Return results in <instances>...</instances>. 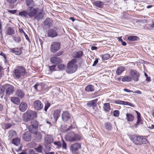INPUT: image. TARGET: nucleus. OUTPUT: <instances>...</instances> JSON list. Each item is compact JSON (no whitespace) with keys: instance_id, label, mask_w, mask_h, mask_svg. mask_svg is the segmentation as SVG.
<instances>
[{"instance_id":"nucleus-34","label":"nucleus","mask_w":154,"mask_h":154,"mask_svg":"<svg viewBox=\"0 0 154 154\" xmlns=\"http://www.w3.org/2000/svg\"><path fill=\"white\" fill-rule=\"evenodd\" d=\"M95 5L99 8H102V6L104 5L103 3L102 2L99 1H96L94 2Z\"/></svg>"},{"instance_id":"nucleus-57","label":"nucleus","mask_w":154,"mask_h":154,"mask_svg":"<svg viewBox=\"0 0 154 154\" xmlns=\"http://www.w3.org/2000/svg\"><path fill=\"white\" fill-rule=\"evenodd\" d=\"M121 40V42L122 43V44L123 45L125 46L127 44L125 42H123V41L122 40Z\"/></svg>"},{"instance_id":"nucleus-29","label":"nucleus","mask_w":154,"mask_h":154,"mask_svg":"<svg viewBox=\"0 0 154 154\" xmlns=\"http://www.w3.org/2000/svg\"><path fill=\"white\" fill-rule=\"evenodd\" d=\"M126 119L128 121L132 122L134 119V115L130 113H127L126 115Z\"/></svg>"},{"instance_id":"nucleus-27","label":"nucleus","mask_w":154,"mask_h":154,"mask_svg":"<svg viewBox=\"0 0 154 154\" xmlns=\"http://www.w3.org/2000/svg\"><path fill=\"white\" fill-rule=\"evenodd\" d=\"M8 137L9 139L11 138L14 137H15L17 135V134L16 131L13 130L9 131L8 132Z\"/></svg>"},{"instance_id":"nucleus-41","label":"nucleus","mask_w":154,"mask_h":154,"mask_svg":"<svg viewBox=\"0 0 154 154\" xmlns=\"http://www.w3.org/2000/svg\"><path fill=\"white\" fill-rule=\"evenodd\" d=\"M45 105L44 108V110L45 112H47L48 109L50 106L51 104L48 101H46L45 103Z\"/></svg>"},{"instance_id":"nucleus-19","label":"nucleus","mask_w":154,"mask_h":154,"mask_svg":"<svg viewBox=\"0 0 154 154\" xmlns=\"http://www.w3.org/2000/svg\"><path fill=\"white\" fill-rule=\"evenodd\" d=\"M60 113L61 111L59 109H57L54 111L53 115L55 122H56L60 117Z\"/></svg>"},{"instance_id":"nucleus-45","label":"nucleus","mask_w":154,"mask_h":154,"mask_svg":"<svg viewBox=\"0 0 154 154\" xmlns=\"http://www.w3.org/2000/svg\"><path fill=\"white\" fill-rule=\"evenodd\" d=\"M63 143L62 144V148L65 150L67 149V143L65 142L63 140H62Z\"/></svg>"},{"instance_id":"nucleus-35","label":"nucleus","mask_w":154,"mask_h":154,"mask_svg":"<svg viewBox=\"0 0 154 154\" xmlns=\"http://www.w3.org/2000/svg\"><path fill=\"white\" fill-rule=\"evenodd\" d=\"M19 15L25 17H27V16L28 15V13L26 11L24 10L21 12H20L19 13Z\"/></svg>"},{"instance_id":"nucleus-52","label":"nucleus","mask_w":154,"mask_h":154,"mask_svg":"<svg viewBox=\"0 0 154 154\" xmlns=\"http://www.w3.org/2000/svg\"><path fill=\"white\" fill-rule=\"evenodd\" d=\"M11 126V124L9 123H6L5 125V127L7 129L10 128Z\"/></svg>"},{"instance_id":"nucleus-20","label":"nucleus","mask_w":154,"mask_h":154,"mask_svg":"<svg viewBox=\"0 0 154 154\" xmlns=\"http://www.w3.org/2000/svg\"><path fill=\"white\" fill-rule=\"evenodd\" d=\"M116 103L117 104H123L125 105H128L131 107H134V106L132 103L125 101L121 100H117L116 101Z\"/></svg>"},{"instance_id":"nucleus-63","label":"nucleus","mask_w":154,"mask_h":154,"mask_svg":"<svg viewBox=\"0 0 154 154\" xmlns=\"http://www.w3.org/2000/svg\"><path fill=\"white\" fill-rule=\"evenodd\" d=\"M97 49V47H96L92 46L91 48V49L92 50H96Z\"/></svg>"},{"instance_id":"nucleus-13","label":"nucleus","mask_w":154,"mask_h":154,"mask_svg":"<svg viewBox=\"0 0 154 154\" xmlns=\"http://www.w3.org/2000/svg\"><path fill=\"white\" fill-rule=\"evenodd\" d=\"M55 29H50L48 31V36L51 38H54L57 36V28Z\"/></svg>"},{"instance_id":"nucleus-50","label":"nucleus","mask_w":154,"mask_h":154,"mask_svg":"<svg viewBox=\"0 0 154 154\" xmlns=\"http://www.w3.org/2000/svg\"><path fill=\"white\" fill-rule=\"evenodd\" d=\"M5 89V88L2 85H0V94L3 93L4 92Z\"/></svg>"},{"instance_id":"nucleus-11","label":"nucleus","mask_w":154,"mask_h":154,"mask_svg":"<svg viewBox=\"0 0 154 154\" xmlns=\"http://www.w3.org/2000/svg\"><path fill=\"white\" fill-rule=\"evenodd\" d=\"M33 104L34 107L37 110L41 109L43 107L42 103L39 100H37L34 101Z\"/></svg>"},{"instance_id":"nucleus-6","label":"nucleus","mask_w":154,"mask_h":154,"mask_svg":"<svg viewBox=\"0 0 154 154\" xmlns=\"http://www.w3.org/2000/svg\"><path fill=\"white\" fill-rule=\"evenodd\" d=\"M81 148L80 143H74L71 144L69 147L70 150L72 154H78L79 150Z\"/></svg>"},{"instance_id":"nucleus-5","label":"nucleus","mask_w":154,"mask_h":154,"mask_svg":"<svg viewBox=\"0 0 154 154\" xmlns=\"http://www.w3.org/2000/svg\"><path fill=\"white\" fill-rule=\"evenodd\" d=\"M26 74L25 69L23 67H20L14 70V76L17 79H19Z\"/></svg>"},{"instance_id":"nucleus-62","label":"nucleus","mask_w":154,"mask_h":154,"mask_svg":"<svg viewBox=\"0 0 154 154\" xmlns=\"http://www.w3.org/2000/svg\"><path fill=\"white\" fill-rule=\"evenodd\" d=\"M38 84H35V85L33 86L34 88L36 90H37V87L38 86Z\"/></svg>"},{"instance_id":"nucleus-16","label":"nucleus","mask_w":154,"mask_h":154,"mask_svg":"<svg viewBox=\"0 0 154 154\" xmlns=\"http://www.w3.org/2000/svg\"><path fill=\"white\" fill-rule=\"evenodd\" d=\"M15 94L16 96L20 99L23 98L25 96L24 92L21 89L17 90Z\"/></svg>"},{"instance_id":"nucleus-23","label":"nucleus","mask_w":154,"mask_h":154,"mask_svg":"<svg viewBox=\"0 0 154 154\" xmlns=\"http://www.w3.org/2000/svg\"><path fill=\"white\" fill-rule=\"evenodd\" d=\"M11 143L17 146H21L20 140L18 137L14 138L11 141Z\"/></svg>"},{"instance_id":"nucleus-54","label":"nucleus","mask_w":154,"mask_h":154,"mask_svg":"<svg viewBox=\"0 0 154 154\" xmlns=\"http://www.w3.org/2000/svg\"><path fill=\"white\" fill-rule=\"evenodd\" d=\"M98 62V59L96 58L95 59V60L94 61V63L92 65L93 66H95L96 64H97Z\"/></svg>"},{"instance_id":"nucleus-33","label":"nucleus","mask_w":154,"mask_h":154,"mask_svg":"<svg viewBox=\"0 0 154 154\" xmlns=\"http://www.w3.org/2000/svg\"><path fill=\"white\" fill-rule=\"evenodd\" d=\"M82 55V52L81 51L75 52L74 53V57L76 58H79L81 57Z\"/></svg>"},{"instance_id":"nucleus-44","label":"nucleus","mask_w":154,"mask_h":154,"mask_svg":"<svg viewBox=\"0 0 154 154\" xmlns=\"http://www.w3.org/2000/svg\"><path fill=\"white\" fill-rule=\"evenodd\" d=\"M42 147L41 145H39L38 147L35 149L36 151L39 152H41L42 151Z\"/></svg>"},{"instance_id":"nucleus-42","label":"nucleus","mask_w":154,"mask_h":154,"mask_svg":"<svg viewBox=\"0 0 154 154\" xmlns=\"http://www.w3.org/2000/svg\"><path fill=\"white\" fill-rule=\"evenodd\" d=\"M57 68L60 70H62L65 69L66 67L65 65L63 64H58L57 66Z\"/></svg>"},{"instance_id":"nucleus-43","label":"nucleus","mask_w":154,"mask_h":154,"mask_svg":"<svg viewBox=\"0 0 154 154\" xmlns=\"http://www.w3.org/2000/svg\"><path fill=\"white\" fill-rule=\"evenodd\" d=\"M54 143L57 146V148H59L62 146V144L60 141H58L57 142H54Z\"/></svg>"},{"instance_id":"nucleus-15","label":"nucleus","mask_w":154,"mask_h":154,"mask_svg":"<svg viewBox=\"0 0 154 154\" xmlns=\"http://www.w3.org/2000/svg\"><path fill=\"white\" fill-rule=\"evenodd\" d=\"M62 121L64 122L67 121L69 119V114L67 111L63 112L61 115Z\"/></svg>"},{"instance_id":"nucleus-40","label":"nucleus","mask_w":154,"mask_h":154,"mask_svg":"<svg viewBox=\"0 0 154 154\" xmlns=\"http://www.w3.org/2000/svg\"><path fill=\"white\" fill-rule=\"evenodd\" d=\"M138 37L136 36H131L128 37V40L131 41H133L137 40Z\"/></svg>"},{"instance_id":"nucleus-9","label":"nucleus","mask_w":154,"mask_h":154,"mask_svg":"<svg viewBox=\"0 0 154 154\" xmlns=\"http://www.w3.org/2000/svg\"><path fill=\"white\" fill-rule=\"evenodd\" d=\"M60 43L59 42H53L50 48V51L51 52L54 53L58 51L60 48Z\"/></svg>"},{"instance_id":"nucleus-56","label":"nucleus","mask_w":154,"mask_h":154,"mask_svg":"<svg viewBox=\"0 0 154 154\" xmlns=\"http://www.w3.org/2000/svg\"><path fill=\"white\" fill-rule=\"evenodd\" d=\"M63 53V52L62 51H59L58 53L57 54V56H59L62 55Z\"/></svg>"},{"instance_id":"nucleus-58","label":"nucleus","mask_w":154,"mask_h":154,"mask_svg":"<svg viewBox=\"0 0 154 154\" xmlns=\"http://www.w3.org/2000/svg\"><path fill=\"white\" fill-rule=\"evenodd\" d=\"M3 105L0 103V112L2 111L3 110Z\"/></svg>"},{"instance_id":"nucleus-53","label":"nucleus","mask_w":154,"mask_h":154,"mask_svg":"<svg viewBox=\"0 0 154 154\" xmlns=\"http://www.w3.org/2000/svg\"><path fill=\"white\" fill-rule=\"evenodd\" d=\"M56 65H53L51 66H49V69L51 71H53L54 70V68L56 67Z\"/></svg>"},{"instance_id":"nucleus-38","label":"nucleus","mask_w":154,"mask_h":154,"mask_svg":"<svg viewBox=\"0 0 154 154\" xmlns=\"http://www.w3.org/2000/svg\"><path fill=\"white\" fill-rule=\"evenodd\" d=\"M103 108L105 110L109 111L110 110V106L109 104L108 103L104 104Z\"/></svg>"},{"instance_id":"nucleus-31","label":"nucleus","mask_w":154,"mask_h":154,"mask_svg":"<svg viewBox=\"0 0 154 154\" xmlns=\"http://www.w3.org/2000/svg\"><path fill=\"white\" fill-rule=\"evenodd\" d=\"M85 90L87 92H92L94 90V86L91 85H89L86 87Z\"/></svg>"},{"instance_id":"nucleus-47","label":"nucleus","mask_w":154,"mask_h":154,"mask_svg":"<svg viewBox=\"0 0 154 154\" xmlns=\"http://www.w3.org/2000/svg\"><path fill=\"white\" fill-rule=\"evenodd\" d=\"M0 55L3 56L4 57L5 61V62H6L7 60V57L6 55L5 54H4L3 52H2L0 53Z\"/></svg>"},{"instance_id":"nucleus-8","label":"nucleus","mask_w":154,"mask_h":154,"mask_svg":"<svg viewBox=\"0 0 154 154\" xmlns=\"http://www.w3.org/2000/svg\"><path fill=\"white\" fill-rule=\"evenodd\" d=\"M32 124L28 126V129L29 132L33 134L36 132L38 124V122L35 120H33Z\"/></svg>"},{"instance_id":"nucleus-1","label":"nucleus","mask_w":154,"mask_h":154,"mask_svg":"<svg viewBox=\"0 0 154 154\" xmlns=\"http://www.w3.org/2000/svg\"><path fill=\"white\" fill-rule=\"evenodd\" d=\"M65 138L67 141L70 142L79 141L82 139V137L80 135L72 131L66 135Z\"/></svg>"},{"instance_id":"nucleus-3","label":"nucleus","mask_w":154,"mask_h":154,"mask_svg":"<svg viewBox=\"0 0 154 154\" xmlns=\"http://www.w3.org/2000/svg\"><path fill=\"white\" fill-rule=\"evenodd\" d=\"M76 63L77 60L75 58L69 62L66 67V71L67 73H71L76 71L77 68Z\"/></svg>"},{"instance_id":"nucleus-26","label":"nucleus","mask_w":154,"mask_h":154,"mask_svg":"<svg viewBox=\"0 0 154 154\" xmlns=\"http://www.w3.org/2000/svg\"><path fill=\"white\" fill-rule=\"evenodd\" d=\"M125 68L123 66L119 67L116 70V74L118 75H120L125 70Z\"/></svg>"},{"instance_id":"nucleus-39","label":"nucleus","mask_w":154,"mask_h":154,"mask_svg":"<svg viewBox=\"0 0 154 154\" xmlns=\"http://www.w3.org/2000/svg\"><path fill=\"white\" fill-rule=\"evenodd\" d=\"M100 56L101 57L103 60H106L109 59L110 56V55L108 54H106L103 55H101Z\"/></svg>"},{"instance_id":"nucleus-25","label":"nucleus","mask_w":154,"mask_h":154,"mask_svg":"<svg viewBox=\"0 0 154 154\" xmlns=\"http://www.w3.org/2000/svg\"><path fill=\"white\" fill-rule=\"evenodd\" d=\"M53 139L51 135H47L45 137V141L46 143H51L53 142Z\"/></svg>"},{"instance_id":"nucleus-24","label":"nucleus","mask_w":154,"mask_h":154,"mask_svg":"<svg viewBox=\"0 0 154 154\" xmlns=\"http://www.w3.org/2000/svg\"><path fill=\"white\" fill-rule=\"evenodd\" d=\"M11 101L14 103L19 105L20 103V100L19 98L17 97H12L11 98Z\"/></svg>"},{"instance_id":"nucleus-17","label":"nucleus","mask_w":154,"mask_h":154,"mask_svg":"<svg viewBox=\"0 0 154 154\" xmlns=\"http://www.w3.org/2000/svg\"><path fill=\"white\" fill-rule=\"evenodd\" d=\"M9 50L11 52L17 55H20L22 52L21 49L19 48H9Z\"/></svg>"},{"instance_id":"nucleus-28","label":"nucleus","mask_w":154,"mask_h":154,"mask_svg":"<svg viewBox=\"0 0 154 154\" xmlns=\"http://www.w3.org/2000/svg\"><path fill=\"white\" fill-rule=\"evenodd\" d=\"M97 101V99L90 101L87 103V105L89 107L94 106L96 105Z\"/></svg>"},{"instance_id":"nucleus-30","label":"nucleus","mask_w":154,"mask_h":154,"mask_svg":"<svg viewBox=\"0 0 154 154\" xmlns=\"http://www.w3.org/2000/svg\"><path fill=\"white\" fill-rule=\"evenodd\" d=\"M15 33L14 29L11 27H8L7 30V34L8 35H10L14 34Z\"/></svg>"},{"instance_id":"nucleus-55","label":"nucleus","mask_w":154,"mask_h":154,"mask_svg":"<svg viewBox=\"0 0 154 154\" xmlns=\"http://www.w3.org/2000/svg\"><path fill=\"white\" fill-rule=\"evenodd\" d=\"M8 12L10 13L14 14L17 11L16 10H9Z\"/></svg>"},{"instance_id":"nucleus-64","label":"nucleus","mask_w":154,"mask_h":154,"mask_svg":"<svg viewBox=\"0 0 154 154\" xmlns=\"http://www.w3.org/2000/svg\"><path fill=\"white\" fill-rule=\"evenodd\" d=\"M69 19L72 20V22H74L75 20V19L73 17H70L69 18Z\"/></svg>"},{"instance_id":"nucleus-61","label":"nucleus","mask_w":154,"mask_h":154,"mask_svg":"<svg viewBox=\"0 0 154 154\" xmlns=\"http://www.w3.org/2000/svg\"><path fill=\"white\" fill-rule=\"evenodd\" d=\"M124 91L128 92H132V91L129 90L127 89H124Z\"/></svg>"},{"instance_id":"nucleus-14","label":"nucleus","mask_w":154,"mask_h":154,"mask_svg":"<svg viewBox=\"0 0 154 154\" xmlns=\"http://www.w3.org/2000/svg\"><path fill=\"white\" fill-rule=\"evenodd\" d=\"M7 94H12L14 91V87L9 84L6 85L5 87Z\"/></svg>"},{"instance_id":"nucleus-59","label":"nucleus","mask_w":154,"mask_h":154,"mask_svg":"<svg viewBox=\"0 0 154 154\" xmlns=\"http://www.w3.org/2000/svg\"><path fill=\"white\" fill-rule=\"evenodd\" d=\"M146 80L147 82H150L151 80L150 78L149 77H147L146 78Z\"/></svg>"},{"instance_id":"nucleus-51","label":"nucleus","mask_w":154,"mask_h":154,"mask_svg":"<svg viewBox=\"0 0 154 154\" xmlns=\"http://www.w3.org/2000/svg\"><path fill=\"white\" fill-rule=\"evenodd\" d=\"M6 1L10 4H13L15 3L17 0H6Z\"/></svg>"},{"instance_id":"nucleus-2","label":"nucleus","mask_w":154,"mask_h":154,"mask_svg":"<svg viewBox=\"0 0 154 154\" xmlns=\"http://www.w3.org/2000/svg\"><path fill=\"white\" fill-rule=\"evenodd\" d=\"M28 16L29 17H34V20H38L42 19L44 17V14L42 11L37 12L36 10L33 7L29 8V11L28 13Z\"/></svg>"},{"instance_id":"nucleus-37","label":"nucleus","mask_w":154,"mask_h":154,"mask_svg":"<svg viewBox=\"0 0 154 154\" xmlns=\"http://www.w3.org/2000/svg\"><path fill=\"white\" fill-rule=\"evenodd\" d=\"M131 78L130 76H127L122 79V81L123 82H130L131 81Z\"/></svg>"},{"instance_id":"nucleus-36","label":"nucleus","mask_w":154,"mask_h":154,"mask_svg":"<svg viewBox=\"0 0 154 154\" xmlns=\"http://www.w3.org/2000/svg\"><path fill=\"white\" fill-rule=\"evenodd\" d=\"M136 112L137 114V120L136 123L137 125H138L141 122V119L140 113L137 111H135Z\"/></svg>"},{"instance_id":"nucleus-7","label":"nucleus","mask_w":154,"mask_h":154,"mask_svg":"<svg viewBox=\"0 0 154 154\" xmlns=\"http://www.w3.org/2000/svg\"><path fill=\"white\" fill-rule=\"evenodd\" d=\"M36 117V113L34 112L31 111L25 113L23 119L25 121L27 122Z\"/></svg>"},{"instance_id":"nucleus-21","label":"nucleus","mask_w":154,"mask_h":154,"mask_svg":"<svg viewBox=\"0 0 154 154\" xmlns=\"http://www.w3.org/2000/svg\"><path fill=\"white\" fill-rule=\"evenodd\" d=\"M34 134V140L38 142L42 139V136L40 133L36 131Z\"/></svg>"},{"instance_id":"nucleus-12","label":"nucleus","mask_w":154,"mask_h":154,"mask_svg":"<svg viewBox=\"0 0 154 154\" xmlns=\"http://www.w3.org/2000/svg\"><path fill=\"white\" fill-rule=\"evenodd\" d=\"M50 62L52 63L57 65L62 62V60L59 57H52L50 58Z\"/></svg>"},{"instance_id":"nucleus-46","label":"nucleus","mask_w":154,"mask_h":154,"mask_svg":"<svg viewBox=\"0 0 154 154\" xmlns=\"http://www.w3.org/2000/svg\"><path fill=\"white\" fill-rule=\"evenodd\" d=\"M13 39L15 42L17 43H19L21 40L20 38L19 37H14Z\"/></svg>"},{"instance_id":"nucleus-22","label":"nucleus","mask_w":154,"mask_h":154,"mask_svg":"<svg viewBox=\"0 0 154 154\" xmlns=\"http://www.w3.org/2000/svg\"><path fill=\"white\" fill-rule=\"evenodd\" d=\"M23 139L26 141H29L31 139V135L28 132H26L23 136Z\"/></svg>"},{"instance_id":"nucleus-4","label":"nucleus","mask_w":154,"mask_h":154,"mask_svg":"<svg viewBox=\"0 0 154 154\" xmlns=\"http://www.w3.org/2000/svg\"><path fill=\"white\" fill-rule=\"evenodd\" d=\"M131 139L134 143L137 145L146 144L148 142L147 140L143 136L133 135L131 137Z\"/></svg>"},{"instance_id":"nucleus-49","label":"nucleus","mask_w":154,"mask_h":154,"mask_svg":"<svg viewBox=\"0 0 154 154\" xmlns=\"http://www.w3.org/2000/svg\"><path fill=\"white\" fill-rule=\"evenodd\" d=\"M111 125L109 123H107L106 125V128L108 130L110 131L111 129Z\"/></svg>"},{"instance_id":"nucleus-32","label":"nucleus","mask_w":154,"mask_h":154,"mask_svg":"<svg viewBox=\"0 0 154 154\" xmlns=\"http://www.w3.org/2000/svg\"><path fill=\"white\" fill-rule=\"evenodd\" d=\"M26 5L29 8L31 7L34 5V3L33 0H26Z\"/></svg>"},{"instance_id":"nucleus-48","label":"nucleus","mask_w":154,"mask_h":154,"mask_svg":"<svg viewBox=\"0 0 154 154\" xmlns=\"http://www.w3.org/2000/svg\"><path fill=\"white\" fill-rule=\"evenodd\" d=\"M113 113L114 116L117 117L119 115V112L118 110H116L113 112Z\"/></svg>"},{"instance_id":"nucleus-60","label":"nucleus","mask_w":154,"mask_h":154,"mask_svg":"<svg viewBox=\"0 0 154 154\" xmlns=\"http://www.w3.org/2000/svg\"><path fill=\"white\" fill-rule=\"evenodd\" d=\"M134 93H137L138 94H141V92L139 90L135 91L134 92Z\"/></svg>"},{"instance_id":"nucleus-10","label":"nucleus","mask_w":154,"mask_h":154,"mask_svg":"<svg viewBox=\"0 0 154 154\" xmlns=\"http://www.w3.org/2000/svg\"><path fill=\"white\" fill-rule=\"evenodd\" d=\"M130 75L135 81L137 82L138 80L140 74L136 70H131L130 72Z\"/></svg>"},{"instance_id":"nucleus-18","label":"nucleus","mask_w":154,"mask_h":154,"mask_svg":"<svg viewBox=\"0 0 154 154\" xmlns=\"http://www.w3.org/2000/svg\"><path fill=\"white\" fill-rule=\"evenodd\" d=\"M28 106L27 104L23 102H22L20 104L19 106L20 110L22 112H23L25 111L27 108Z\"/></svg>"}]
</instances>
